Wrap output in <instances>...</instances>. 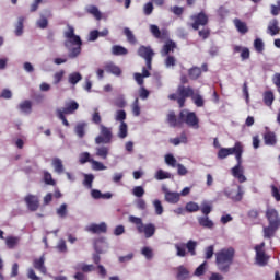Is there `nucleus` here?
<instances>
[{
    "label": "nucleus",
    "instance_id": "39",
    "mask_svg": "<svg viewBox=\"0 0 280 280\" xmlns=\"http://www.w3.org/2000/svg\"><path fill=\"white\" fill-rule=\"evenodd\" d=\"M118 137L119 139H126L128 137V125L126 122H120Z\"/></svg>",
    "mask_w": 280,
    "mask_h": 280
},
{
    "label": "nucleus",
    "instance_id": "8",
    "mask_svg": "<svg viewBox=\"0 0 280 280\" xmlns=\"http://www.w3.org/2000/svg\"><path fill=\"white\" fill-rule=\"evenodd\" d=\"M138 56L145 60L148 69H152V59L154 58V50L150 46H140L138 48Z\"/></svg>",
    "mask_w": 280,
    "mask_h": 280
},
{
    "label": "nucleus",
    "instance_id": "58",
    "mask_svg": "<svg viewBox=\"0 0 280 280\" xmlns=\"http://www.w3.org/2000/svg\"><path fill=\"white\" fill-rule=\"evenodd\" d=\"M44 183L46 185H56V180H54V177H51L49 172L44 173Z\"/></svg>",
    "mask_w": 280,
    "mask_h": 280
},
{
    "label": "nucleus",
    "instance_id": "33",
    "mask_svg": "<svg viewBox=\"0 0 280 280\" xmlns=\"http://www.w3.org/2000/svg\"><path fill=\"white\" fill-rule=\"evenodd\" d=\"M202 74V70L199 67H192L188 70L190 80H198L199 75Z\"/></svg>",
    "mask_w": 280,
    "mask_h": 280
},
{
    "label": "nucleus",
    "instance_id": "56",
    "mask_svg": "<svg viewBox=\"0 0 280 280\" xmlns=\"http://www.w3.org/2000/svg\"><path fill=\"white\" fill-rule=\"evenodd\" d=\"M176 170L178 176H187V174H189V170H187L183 164H176Z\"/></svg>",
    "mask_w": 280,
    "mask_h": 280
},
{
    "label": "nucleus",
    "instance_id": "15",
    "mask_svg": "<svg viewBox=\"0 0 280 280\" xmlns=\"http://www.w3.org/2000/svg\"><path fill=\"white\" fill-rule=\"evenodd\" d=\"M88 231H90V233H93L94 235H101V233H107L108 232V225H106L105 222H101L100 224L92 223L88 228Z\"/></svg>",
    "mask_w": 280,
    "mask_h": 280
},
{
    "label": "nucleus",
    "instance_id": "1",
    "mask_svg": "<svg viewBox=\"0 0 280 280\" xmlns=\"http://www.w3.org/2000/svg\"><path fill=\"white\" fill-rule=\"evenodd\" d=\"M65 38L68 40L65 42V47L69 49V58H78L82 54V38L79 35H75V28L68 25V31L65 32Z\"/></svg>",
    "mask_w": 280,
    "mask_h": 280
},
{
    "label": "nucleus",
    "instance_id": "3",
    "mask_svg": "<svg viewBox=\"0 0 280 280\" xmlns=\"http://www.w3.org/2000/svg\"><path fill=\"white\" fill-rule=\"evenodd\" d=\"M150 32L154 36V38H158L159 40H166L165 45L161 50L162 56H170V51H174V49H176V43L170 40V33L167 32V30L160 31L156 24H151Z\"/></svg>",
    "mask_w": 280,
    "mask_h": 280
},
{
    "label": "nucleus",
    "instance_id": "23",
    "mask_svg": "<svg viewBox=\"0 0 280 280\" xmlns=\"http://www.w3.org/2000/svg\"><path fill=\"white\" fill-rule=\"evenodd\" d=\"M177 279L178 280L191 279V273L189 272V269H187L185 266H179L177 268Z\"/></svg>",
    "mask_w": 280,
    "mask_h": 280
},
{
    "label": "nucleus",
    "instance_id": "53",
    "mask_svg": "<svg viewBox=\"0 0 280 280\" xmlns=\"http://www.w3.org/2000/svg\"><path fill=\"white\" fill-rule=\"evenodd\" d=\"M254 47L258 54H261V51H264V40L261 38H256L254 40Z\"/></svg>",
    "mask_w": 280,
    "mask_h": 280
},
{
    "label": "nucleus",
    "instance_id": "30",
    "mask_svg": "<svg viewBox=\"0 0 280 280\" xmlns=\"http://www.w3.org/2000/svg\"><path fill=\"white\" fill-rule=\"evenodd\" d=\"M52 167L57 174H62L65 172V165L62 164V160H60V158L52 159Z\"/></svg>",
    "mask_w": 280,
    "mask_h": 280
},
{
    "label": "nucleus",
    "instance_id": "49",
    "mask_svg": "<svg viewBox=\"0 0 280 280\" xmlns=\"http://www.w3.org/2000/svg\"><path fill=\"white\" fill-rule=\"evenodd\" d=\"M132 194L136 198H143V196H145V189H143L142 186H136L132 189Z\"/></svg>",
    "mask_w": 280,
    "mask_h": 280
},
{
    "label": "nucleus",
    "instance_id": "25",
    "mask_svg": "<svg viewBox=\"0 0 280 280\" xmlns=\"http://www.w3.org/2000/svg\"><path fill=\"white\" fill-rule=\"evenodd\" d=\"M109 152L110 148L106 145L97 147L95 155L98 156L100 159H103V161H106L108 159Z\"/></svg>",
    "mask_w": 280,
    "mask_h": 280
},
{
    "label": "nucleus",
    "instance_id": "31",
    "mask_svg": "<svg viewBox=\"0 0 280 280\" xmlns=\"http://www.w3.org/2000/svg\"><path fill=\"white\" fill-rule=\"evenodd\" d=\"M198 222L200 226H203V229H212L213 228V221L209 219V217H199Z\"/></svg>",
    "mask_w": 280,
    "mask_h": 280
},
{
    "label": "nucleus",
    "instance_id": "26",
    "mask_svg": "<svg viewBox=\"0 0 280 280\" xmlns=\"http://www.w3.org/2000/svg\"><path fill=\"white\" fill-rule=\"evenodd\" d=\"M85 12H88V14H92L96 21H102V12H100V9H97L96 5H88L85 8Z\"/></svg>",
    "mask_w": 280,
    "mask_h": 280
},
{
    "label": "nucleus",
    "instance_id": "55",
    "mask_svg": "<svg viewBox=\"0 0 280 280\" xmlns=\"http://www.w3.org/2000/svg\"><path fill=\"white\" fill-rule=\"evenodd\" d=\"M65 78V70H60L54 74V84H60Z\"/></svg>",
    "mask_w": 280,
    "mask_h": 280
},
{
    "label": "nucleus",
    "instance_id": "2",
    "mask_svg": "<svg viewBox=\"0 0 280 280\" xmlns=\"http://www.w3.org/2000/svg\"><path fill=\"white\" fill-rule=\"evenodd\" d=\"M233 259H235V249L233 247H225L215 253L217 268L221 272H229V268H231Z\"/></svg>",
    "mask_w": 280,
    "mask_h": 280
},
{
    "label": "nucleus",
    "instance_id": "43",
    "mask_svg": "<svg viewBox=\"0 0 280 280\" xmlns=\"http://www.w3.org/2000/svg\"><path fill=\"white\" fill-rule=\"evenodd\" d=\"M94 248H95V252H96L97 254H93V256H92L93 262H94L96 266H101L100 262L102 261V257H100V255H102V253H104V250L100 249V248L97 247V245H95Z\"/></svg>",
    "mask_w": 280,
    "mask_h": 280
},
{
    "label": "nucleus",
    "instance_id": "48",
    "mask_svg": "<svg viewBox=\"0 0 280 280\" xmlns=\"http://www.w3.org/2000/svg\"><path fill=\"white\" fill-rule=\"evenodd\" d=\"M196 246H198V242L195 241H188L186 244V248L190 255L195 256L196 255Z\"/></svg>",
    "mask_w": 280,
    "mask_h": 280
},
{
    "label": "nucleus",
    "instance_id": "32",
    "mask_svg": "<svg viewBox=\"0 0 280 280\" xmlns=\"http://www.w3.org/2000/svg\"><path fill=\"white\" fill-rule=\"evenodd\" d=\"M19 109L22 113H25L26 115H30V113H32V101H24L19 105Z\"/></svg>",
    "mask_w": 280,
    "mask_h": 280
},
{
    "label": "nucleus",
    "instance_id": "51",
    "mask_svg": "<svg viewBox=\"0 0 280 280\" xmlns=\"http://www.w3.org/2000/svg\"><path fill=\"white\" fill-rule=\"evenodd\" d=\"M205 270H207V261H203L197 269L195 270V277H202L205 275Z\"/></svg>",
    "mask_w": 280,
    "mask_h": 280
},
{
    "label": "nucleus",
    "instance_id": "54",
    "mask_svg": "<svg viewBox=\"0 0 280 280\" xmlns=\"http://www.w3.org/2000/svg\"><path fill=\"white\" fill-rule=\"evenodd\" d=\"M211 211H213V207H211V205H209L208 202L201 203V212L203 213V215L208 217Z\"/></svg>",
    "mask_w": 280,
    "mask_h": 280
},
{
    "label": "nucleus",
    "instance_id": "12",
    "mask_svg": "<svg viewBox=\"0 0 280 280\" xmlns=\"http://www.w3.org/2000/svg\"><path fill=\"white\" fill-rule=\"evenodd\" d=\"M237 164L231 170L232 176L237 178L238 183H246V176L244 175V166H242V158L236 160Z\"/></svg>",
    "mask_w": 280,
    "mask_h": 280
},
{
    "label": "nucleus",
    "instance_id": "47",
    "mask_svg": "<svg viewBox=\"0 0 280 280\" xmlns=\"http://www.w3.org/2000/svg\"><path fill=\"white\" fill-rule=\"evenodd\" d=\"M48 26H49V20H47V18L42 15L40 19L37 21V27H39V30H47Z\"/></svg>",
    "mask_w": 280,
    "mask_h": 280
},
{
    "label": "nucleus",
    "instance_id": "38",
    "mask_svg": "<svg viewBox=\"0 0 280 280\" xmlns=\"http://www.w3.org/2000/svg\"><path fill=\"white\" fill-rule=\"evenodd\" d=\"M80 80H82V74H80V72H73L68 77V82L73 85L78 84Z\"/></svg>",
    "mask_w": 280,
    "mask_h": 280
},
{
    "label": "nucleus",
    "instance_id": "63",
    "mask_svg": "<svg viewBox=\"0 0 280 280\" xmlns=\"http://www.w3.org/2000/svg\"><path fill=\"white\" fill-rule=\"evenodd\" d=\"M126 119V110L120 109L117 110L116 113V121H120V124L125 122L124 120Z\"/></svg>",
    "mask_w": 280,
    "mask_h": 280
},
{
    "label": "nucleus",
    "instance_id": "14",
    "mask_svg": "<svg viewBox=\"0 0 280 280\" xmlns=\"http://www.w3.org/2000/svg\"><path fill=\"white\" fill-rule=\"evenodd\" d=\"M191 21H194L192 28L198 30L200 27V25L205 26L209 23V16H207V14H205V12H200L197 15H192Z\"/></svg>",
    "mask_w": 280,
    "mask_h": 280
},
{
    "label": "nucleus",
    "instance_id": "41",
    "mask_svg": "<svg viewBox=\"0 0 280 280\" xmlns=\"http://www.w3.org/2000/svg\"><path fill=\"white\" fill-rule=\"evenodd\" d=\"M23 23H25V18L20 16L18 20V24L15 27V36H22L23 35Z\"/></svg>",
    "mask_w": 280,
    "mask_h": 280
},
{
    "label": "nucleus",
    "instance_id": "40",
    "mask_svg": "<svg viewBox=\"0 0 280 280\" xmlns=\"http://www.w3.org/2000/svg\"><path fill=\"white\" fill-rule=\"evenodd\" d=\"M154 209H155V214L156 215H163V203L161 202V200L159 199H154L153 202H152Z\"/></svg>",
    "mask_w": 280,
    "mask_h": 280
},
{
    "label": "nucleus",
    "instance_id": "60",
    "mask_svg": "<svg viewBox=\"0 0 280 280\" xmlns=\"http://www.w3.org/2000/svg\"><path fill=\"white\" fill-rule=\"evenodd\" d=\"M165 163L166 165H171L172 167H176V158L172 154L165 155Z\"/></svg>",
    "mask_w": 280,
    "mask_h": 280
},
{
    "label": "nucleus",
    "instance_id": "17",
    "mask_svg": "<svg viewBox=\"0 0 280 280\" xmlns=\"http://www.w3.org/2000/svg\"><path fill=\"white\" fill-rule=\"evenodd\" d=\"M33 268L42 272V275H47V267H45V255H42L39 258L33 260Z\"/></svg>",
    "mask_w": 280,
    "mask_h": 280
},
{
    "label": "nucleus",
    "instance_id": "52",
    "mask_svg": "<svg viewBox=\"0 0 280 280\" xmlns=\"http://www.w3.org/2000/svg\"><path fill=\"white\" fill-rule=\"evenodd\" d=\"M67 203H62L58 209H57V215L59 218H67Z\"/></svg>",
    "mask_w": 280,
    "mask_h": 280
},
{
    "label": "nucleus",
    "instance_id": "13",
    "mask_svg": "<svg viewBox=\"0 0 280 280\" xmlns=\"http://www.w3.org/2000/svg\"><path fill=\"white\" fill-rule=\"evenodd\" d=\"M24 202L26 203L28 211H38V207H40V200L38 199V196L35 195H27L24 198Z\"/></svg>",
    "mask_w": 280,
    "mask_h": 280
},
{
    "label": "nucleus",
    "instance_id": "11",
    "mask_svg": "<svg viewBox=\"0 0 280 280\" xmlns=\"http://www.w3.org/2000/svg\"><path fill=\"white\" fill-rule=\"evenodd\" d=\"M265 246H266V243L264 242L255 246L256 264L258 266H266V264H268V256H266V252H264Z\"/></svg>",
    "mask_w": 280,
    "mask_h": 280
},
{
    "label": "nucleus",
    "instance_id": "27",
    "mask_svg": "<svg viewBox=\"0 0 280 280\" xmlns=\"http://www.w3.org/2000/svg\"><path fill=\"white\" fill-rule=\"evenodd\" d=\"M266 145H276L277 144V135L272 131H267L264 135Z\"/></svg>",
    "mask_w": 280,
    "mask_h": 280
},
{
    "label": "nucleus",
    "instance_id": "61",
    "mask_svg": "<svg viewBox=\"0 0 280 280\" xmlns=\"http://www.w3.org/2000/svg\"><path fill=\"white\" fill-rule=\"evenodd\" d=\"M56 248L59 253H67V242L65 240H60Z\"/></svg>",
    "mask_w": 280,
    "mask_h": 280
},
{
    "label": "nucleus",
    "instance_id": "9",
    "mask_svg": "<svg viewBox=\"0 0 280 280\" xmlns=\"http://www.w3.org/2000/svg\"><path fill=\"white\" fill-rule=\"evenodd\" d=\"M177 93V103L179 104V108H183V106H185V102H187V97H192L194 89L190 86L179 85Z\"/></svg>",
    "mask_w": 280,
    "mask_h": 280
},
{
    "label": "nucleus",
    "instance_id": "29",
    "mask_svg": "<svg viewBox=\"0 0 280 280\" xmlns=\"http://www.w3.org/2000/svg\"><path fill=\"white\" fill-rule=\"evenodd\" d=\"M113 56H128V49L120 45H114L112 47Z\"/></svg>",
    "mask_w": 280,
    "mask_h": 280
},
{
    "label": "nucleus",
    "instance_id": "16",
    "mask_svg": "<svg viewBox=\"0 0 280 280\" xmlns=\"http://www.w3.org/2000/svg\"><path fill=\"white\" fill-rule=\"evenodd\" d=\"M266 217L269 224L273 226H280L279 212H277L275 209H268Z\"/></svg>",
    "mask_w": 280,
    "mask_h": 280
},
{
    "label": "nucleus",
    "instance_id": "44",
    "mask_svg": "<svg viewBox=\"0 0 280 280\" xmlns=\"http://www.w3.org/2000/svg\"><path fill=\"white\" fill-rule=\"evenodd\" d=\"M86 128V124H84V122H80V124H78L77 126H75V133L78 135V137L80 138V139H82L83 137H84V135H85V131H84V129Z\"/></svg>",
    "mask_w": 280,
    "mask_h": 280
},
{
    "label": "nucleus",
    "instance_id": "36",
    "mask_svg": "<svg viewBox=\"0 0 280 280\" xmlns=\"http://www.w3.org/2000/svg\"><path fill=\"white\" fill-rule=\"evenodd\" d=\"M163 191L165 194L166 202H170L171 205H176V192L168 191L167 188H164Z\"/></svg>",
    "mask_w": 280,
    "mask_h": 280
},
{
    "label": "nucleus",
    "instance_id": "35",
    "mask_svg": "<svg viewBox=\"0 0 280 280\" xmlns=\"http://www.w3.org/2000/svg\"><path fill=\"white\" fill-rule=\"evenodd\" d=\"M124 34H125L128 43H130V45H137V37H135V34L132 33V31H130V28L125 27Z\"/></svg>",
    "mask_w": 280,
    "mask_h": 280
},
{
    "label": "nucleus",
    "instance_id": "19",
    "mask_svg": "<svg viewBox=\"0 0 280 280\" xmlns=\"http://www.w3.org/2000/svg\"><path fill=\"white\" fill-rule=\"evenodd\" d=\"M78 108H80V104H78L75 101H70L66 104V107L61 109V113L66 115H73Z\"/></svg>",
    "mask_w": 280,
    "mask_h": 280
},
{
    "label": "nucleus",
    "instance_id": "21",
    "mask_svg": "<svg viewBox=\"0 0 280 280\" xmlns=\"http://www.w3.org/2000/svg\"><path fill=\"white\" fill-rule=\"evenodd\" d=\"M4 240H5V246L10 250L16 248L19 246V243L21 242V237L19 236H7Z\"/></svg>",
    "mask_w": 280,
    "mask_h": 280
},
{
    "label": "nucleus",
    "instance_id": "10",
    "mask_svg": "<svg viewBox=\"0 0 280 280\" xmlns=\"http://www.w3.org/2000/svg\"><path fill=\"white\" fill-rule=\"evenodd\" d=\"M225 196H229L231 200H234L235 202H240L242 198L244 197V191L242 190V186L234 184L231 187H228L225 189Z\"/></svg>",
    "mask_w": 280,
    "mask_h": 280
},
{
    "label": "nucleus",
    "instance_id": "50",
    "mask_svg": "<svg viewBox=\"0 0 280 280\" xmlns=\"http://www.w3.org/2000/svg\"><path fill=\"white\" fill-rule=\"evenodd\" d=\"M94 179H95V177L93 176V174H86L84 176L83 185H85V187H89V189H91V187H93Z\"/></svg>",
    "mask_w": 280,
    "mask_h": 280
},
{
    "label": "nucleus",
    "instance_id": "6",
    "mask_svg": "<svg viewBox=\"0 0 280 280\" xmlns=\"http://www.w3.org/2000/svg\"><path fill=\"white\" fill-rule=\"evenodd\" d=\"M96 145H108L113 143V128L100 125V135L95 138Z\"/></svg>",
    "mask_w": 280,
    "mask_h": 280
},
{
    "label": "nucleus",
    "instance_id": "5",
    "mask_svg": "<svg viewBox=\"0 0 280 280\" xmlns=\"http://www.w3.org/2000/svg\"><path fill=\"white\" fill-rule=\"evenodd\" d=\"M231 154H235L236 161H240L242 154H244V144L237 141L233 148H221L218 152V159H226V156H231Z\"/></svg>",
    "mask_w": 280,
    "mask_h": 280
},
{
    "label": "nucleus",
    "instance_id": "37",
    "mask_svg": "<svg viewBox=\"0 0 280 280\" xmlns=\"http://www.w3.org/2000/svg\"><path fill=\"white\" fill-rule=\"evenodd\" d=\"M272 102H275V94L270 91L264 93V103L266 106H272Z\"/></svg>",
    "mask_w": 280,
    "mask_h": 280
},
{
    "label": "nucleus",
    "instance_id": "18",
    "mask_svg": "<svg viewBox=\"0 0 280 280\" xmlns=\"http://www.w3.org/2000/svg\"><path fill=\"white\" fill-rule=\"evenodd\" d=\"M267 34H269V36H278V34H280L279 21L277 19L269 22Z\"/></svg>",
    "mask_w": 280,
    "mask_h": 280
},
{
    "label": "nucleus",
    "instance_id": "24",
    "mask_svg": "<svg viewBox=\"0 0 280 280\" xmlns=\"http://www.w3.org/2000/svg\"><path fill=\"white\" fill-rule=\"evenodd\" d=\"M104 69L107 73H113V75H121V68L113 62L106 63Z\"/></svg>",
    "mask_w": 280,
    "mask_h": 280
},
{
    "label": "nucleus",
    "instance_id": "34",
    "mask_svg": "<svg viewBox=\"0 0 280 280\" xmlns=\"http://www.w3.org/2000/svg\"><path fill=\"white\" fill-rule=\"evenodd\" d=\"M191 100L198 108H202V106H205V98L199 93H194Z\"/></svg>",
    "mask_w": 280,
    "mask_h": 280
},
{
    "label": "nucleus",
    "instance_id": "22",
    "mask_svg": "<svg viewBox=\"0 0 280 280\" xmlns=\"http://www.w3.org/2000/svg\"><path fill=\"white\" fill-rule=\"evenodd\" d=\"M73 268L77 272H94L95 270L94 265H86L84 262H79Z\"/></svg>",
    "mask_w": 280,
    "mask_h": 280
},
{
    "label": "nucleus",
    "instance_id": "20",
    "mask_svg": "<svg viewBox=\"0 0 280 280\" xmlns=\"http://www.w3.org/2000/svg\"><path fill=\"white\" fill-rule=\"evenodd\" d=\"M278 230L279 226L277 225L269 224V226H265L262 230L265 240H272Z\"/></svg>",
    "mask_w": 280,
    "mask_h": 280
},
{
    "label": "nucleus",
    "instance_id": "59",
    "mask_svg": "<svg viewBox=\"0 0 280 280\" xmlns=\"http://www.w3.org/2000/svg\"><path fill=\"white\" fill-rule=\"evenodd\" d=\"M156 180H165V178H170V173L164 172L163 170H159L155 175Z\"/></svg>",
    "mask_w": 280,
    "mask_h": 280
},
{
    "label": "nucleus",
    "instance_id": "42",
    "mask_svg": "<svg viewBox=\"0 0 280 280\" xmlns=\"http://www.w3.org/2000/svg\"><path fill=\"white\" fill-rule=\"evenodd\" d=\"M79 162L81 163V165H84V163H92L93 159H91V153L89 152L81 153L79 156Z\"/></svg>",
    "mask_w": 280,
    "mask_h": 280
},
{
    "label": "nucleus",
    "instance_id": "64",
    "mask_svg": "<svg viewBox=\"0 0 280 280\" xmlns=\"http://www.w3.org/2000/svg\"><path fill=\"white\" fill-rule=\"evenodd\" d=\"M27 278L31 280H42L40 277L36 275V271H34L32 268L27 269Z\"/></svg>",
    "mask_w": 280,
    "mask_h": 280
},
{
    "label": "nucleus",
    "instance_id": "46",
    "mask_svg": "<svg viewBox=\"0 0 280 280\" xmlns=\"http://www.w3.org/2000/svg\"><path fill=\"white\" fill-rule=\"evenodd\" d=\"M56 115H57L58 119H60L62 121L63 126H67L69 128V120H67V116H65L67 114H65L62 112V109L58 108L56 110Z\"/></svg>",
    "mask_w": 280,
    "mask_h": 280
},
{
    "label": "nucleus",
    "instance_id": "28",
    "mask_svg": "<svg viewBox=\"0 0 280 280\" xmlns=\"http://www.w3.org/2000/svg\"><path fill=\"white\" fill-rule=\"evenodd\" d=\"M237 32H240V34H246L248 33V26L246 25L245 22H243L242 20L240 19H234L233 21Z\"/></svg>",
    "mask_w": 280,
    "mask_h": 280
},
{
    "label": "nucleus",
    "instance_id": "57",
    "mask_svg": "<svg viewBox=\"0 0 280 280\" xmlns=\"http://www.w3.org/2000/svg\"><path fill=\"white\" fill-rule=\"evenodd\" d=\"M132 113L135 117H139L141 115V107L139 106V98H136L132 104Z\"/></svg>",
    "mask_w": 280,
    "mask_h": 280
},
{
    "label": "nucleus",
    "instance_id": "45",
    "mask_svg": "<svg viewBox=\"0 0 280 280\" xmlns=\"http://www.w3.org/2000/svg\"><path fill=\"white\" fill-rule=\"evenodd\" d=\"M186 211H188V213H196V211H200V206L194 201H190L186 205Z\"/></svg>",
    "mask_w": 280,
    "mask_h": 280
},
{
    "label": "nucleus",
    "instance_id": "7",
    "mask_svg": "<svg viewBox=\"0 0 280 280\" xmlns=\"http://www.w3.org/2000/svg\"><path fill=\"white\" fill-rule=\"evenodd\" d=\"M179 119L183 124H186L195 130H198L200 128V120L198 119V116H196V113L194 112L183 109L179 114Z\"/></svg>",
    "mask_w": 280,
    "mask_h": 280
},
{
    "label": "nucleus",
    "instance_id": "4",
    "mask_svg": "<svg viewBox=\"0 0 280 280\" xmlns=\"http://www.w3.org/2000/svg\"><path fill=\"white\" fill-rule=\"evenodd\" d=\"M128 220L131 224L136 225L138 233L143 234L147 240L154 237V233H156L154 223L143 224V219L135 215H129Z\"/></svg>",
    "mask_w": 280,
    "mask_h": 280
},
{
    "label": "nucleus",
    "instance_id": "62",
    "mask_svg": "<svg viewBox=\"0 0 280 280\" xmlns=\"http://www.w3.org/2000/svg\"><path fill=\"white\" fill-rule=\"evenodd\" d=\"M213 253H214L213 245H210V246L206 247L205 248V257H206V259H211L213 257Z\"/></svg>",
    "mask_w": 280,
    "mask_h": 280
}]
</instances>
